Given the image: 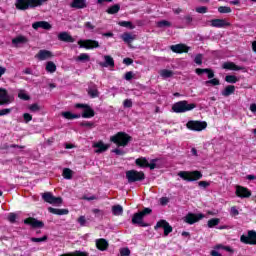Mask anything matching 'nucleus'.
<instances>
[{"instance_id":"2eb2a0df","label":"nucleus","mask_w":256,"mask_h":256,"mask_svg":"<svg viewBox=\"0 0 256 256\" xmlns=\"http://www.w3.org/2000/svg\"><path fill=\"white\" fill-rule=\"evenodd\" d=\"M13 102V98L7 90L4 88H0V105H9V103Z\"/></svg>"},{"instance_id":"e433bc0d","label":"nucleus","mask_w":256,"mask_h":256,"mask_svg":"<svg viewBox=\"0 0 256 256\" xmlns=\"http://www.w3.org/2000/svg\"><path fill=\"white\" fill-rule=\"evenodd\" d=\"M61 115H62V117H64V119H69V120H71V119H79V117H81V115L73 114V113H71L69 111L62 112Z\"/></svg>"},{"instance_id":"423d86ee","label":"nucleus","mask_w":256,"mask_h":256,"mask_svg":"<svg viewBox=\"0 0 256 256\" xmlns=\"http://www.w3.org/2000/svg\"><path fill=\"white\" fill-rule=\"evenodd\" d=\"M42 199L50 205H61V203H63V199L61 197H55L51 192L43 193Z\"/></svg>"},{"instance_id":"a211bd4d","label":"nucleus","mask_w":256,"mask_h":256,"mask_svg":"<svg viewBox=\"0 0 256 256\" xmlns=\"http://www.w3.org/2000/svg\"><path fill=\"white\" fill-rule=\"evenodd\" d=\"M52 25L47 21H37L32 24V29H44L45 31H50L52 29Z\"/></svg>"},{"instance_id":"412c9836","label":"nucleus","mask_w":256,"mask_h":256,"mask_svg":"<svg viewBox=\"0 0 256 256\" xmlns=\"http://www.w3.org/2000/svg\"><path fill=\"white\" fill-rule=\"evenodd\" d=\"M24 223L26 225H31V227H34L35 229H41L44 226L43 222H41L35 218L25 219Z\"/></svg>"},{"instance_id":"f704fd0d","label":"nucleus","mask_w":256,"mask_h":256,"mask_svg":"<svg viewBox=\"0 0 256 256\" xmlns=\"http://www.w3.org/2000/svg\"><path fill=\"white\" fill-rule=\"evenodd\" d=\"M135 163L138 167H142V168H145L149 165V161L145 157L136 159Z\"/></svg>"},{"instance_id":"052dcab7","label":"nucleus","mask_w":256,"mask_h":256,"mask_svg":"<svg viewBox=\"0 0 256 256\" xmlns=\"http://www.w3.org/2000/svg\"><path fill=\"white\" fill-rule=\"evenodd\" d=\"M16 219H17V215H16L15 213H10V214L8 215V221H9L10 223H15Z\"/></svg>"},{"instance_id":"de8ad7c7","label":"nucleus","mask_w":256,"mask_h":256,"mask_svg":"<svg viewBox=\"0 0 256 256\" xmlns=\"http://www.w3.org/2000/svg\"><path fill=\"white\" fill-rule=\"evenodd\" d=\"M205 85H207V86H209V85L217 86V85H220V82H219V79L214 78V79L206 81Z\"/></svg>"},{"instance_id":"6e6d98bb","label":"nucleus","mask_w":256,"mask_h":256,"mask_svg":"<svg viewBox=\"0 0 256 256\" xmlns=\"http://www.w3.org/2000/svg\"><path fill=\"white\" fill-rule=\"evenodd\" d=\"M46 240H47V236H43L41 238H31V241L33 243H43Z\"/></svg>"},{"instance_id":"603ef678","label":"nucleus","mask_w":256,"mask_h":256,"mask_svg":"<svg viewBox=\"0 0 256 256\" xmlns=\"http://www.w3.org/2000/svg\"><path fill=\"white\" fill-rule=\"evenodd\" d=\"M147 167L151 170L155 169L157 167V159H152L150 162H148Z\"/></svg>"},{"instance_id":"6ab92c4d","label":"nucleus","mask_w":256,"mask_h":256,"mask_svg":"<svg viewBox=\"0 0 256 256\" xmlns=\"http://www.w3.org/2000/svg\"><path fill=\"white\" fill-rule=\"evenodd\" d=\"M53 57V53L49 50H40L36 54V58L39 59V61H47V59H51Z\"/></svg>"},{"instance_id":"b1692460","label":"nucleus","mask_w":256,"mask_h":256,"mask_svg":"<svg viewBox=\"0 0 256 256\" xmlns=\"http://www.w3.org/2000/svg\"><path fill=\"white\" fill-rule=\"evenodd\" d=\"M59 41H64L65 43H75V39L72 35L67 32H61L58 34Z\"/></svg>"},{"instance_id":"680f3d73","label":"nucleus","mask_w":256,"mask_h":256,"mask_svg":"<svg viewBox=\"0 0 256 256\" xmlns=\"http://www.w3.org/2000/svg\"><path fill=\"white\" fill-rule=\"evenodd\" d=\"M196 13H207V7L206 6H200L196 8Z\"/></svg>"},{"instance_id":"473e14b6","label":"nucleus","mask_w":256,"mask_h":256,"mask_svg":"<svg viewBox=\"0 0 256 256\" xmlns=\"http://www.w3.org/2000/svg\"><path fill=\"white\" fill-rule=\"evenodd\" d=\"M120 10H121V5L114 4L106 10V13H108V15H115L119 13Z\"/></svg>"},{"instance_id":"f03ea898","label":"nucleus","mask_w":256,"mask_h":256,"mask_svg":"<svg viewBox=\"0 0 256 256\" xmlns=\"http://www.w3.org/2000/svg\"><path fill=\"white\" fill-rule=\"evenodd\" d=\"M110 141L118 145V147H127L129 141H131V136L124 132H118L114 136L110 137Z\"/></svg>"},{"instance_id":"2f4dec72","label":"nucleus","mask_w":256,"mask_h":256,"mask_svg":"<svg viewBox=\"0 0 256 256\" xmlns=\"http://www.w3.org/2000/svg\"><path fill=\"white\" fill-rule=\"evenodd\" d=\"M235 93V86L228 85L225 87V89L221 92L223 97H229L230 95H233Z\"/></svg>"},{"instance_id":"a878e982","label":"nucleus","mask_w":256,"mask_h":256,"mask_svg":"<svg viewBox=\"0 0 256 256\" xmlns=\"http://www.w3.org/2000/svg\"><path fill=\"white\" fill-rule=\"evenodd\" d=\"M104 61L105 62L99 63L100 67H115V60H113V57H111L109 55H105Z\"/></svg>"},{"instance_id":"dca6fc26","label":"nucleus","mask_w":256,"mask_h":256,"mask_svg":"<svg viewBox=\"0 0 256 256\" xmlns=\"http://www.w3.org/2000/svg\"><path fill=\"white\" fill-rule=\"evenodd\" d=\"M236 195L240 197V199H247L251 197V192L246 187L236 186Z\"/></svg>"},{"instance_id":"4be33fe9","label":"nucleus","mask_w":256,"mask_h":256,"mask_svg":"<svg viewBox=\"0 0 256 256\" xmlns=\"http://www.w3.org/2000/svg\"><path fill=\"white\" fill-rule=\"evenodd\" d=\"M29 39L23 35H18L14 39H12V45L14 47H19V45H25V43H28Z\"/></svg>"},{"instance_id":"f8f14e48","label":"nucleus","mask_w":256,"mask_h":256,"mask_svg":"<svg viewBox=\"0 0 256 256\" xmlns=\"http://www.w3.org/2000/svg\"><path fill=\"white\" fill-rule=\"evenodd\" d=\"M77 109H84L82 117L84 119H91V117H95V111L91 109V107L85 105V104H76Z\"/></svg>"},{"instance_id":"0e129e2a","label":"nucleus","mask_w":256,"mask_h":256,"mask_svg":"<svg viewBox=\"0 0 256 256\" xmlns=\"http://www.w3.org/2000/svg\"><path fill=\"white\" fill-rule=\"evenodd\" d=\"M124 107H126V108H130V107H133V101H131V99H126L125 101H124Z\"/></svg>"},{"instance_id":"c9c22d12","label":"nucleus","mask_w":256,"mask_h":256,"mask_svg":"<svg viewBox=\"0 0 256 256\" xmlns=\"http://www.w3.org/2000/svg\"><path fill=\"white\" fill-rule=\"evenodd\" d=\"M112 213L116 217H119V216L123 215V206H121V205L112 206Z\"/></svg>"},{"instance_id":"c756f323","label":"nucleus","mask_w":256,"mask_h":256,"mask_svg":"<svg viewBox=\"0 0 256 256\" xmlns=\"http://www.w3.org/2000/svg\"><path fill=\"white\" fill-rule=\"evenodd\" d=\"M88 95L95 99V97H99V90H97V86L95 84H90L88 87Z\"/></svg>"},{"instance_id":"a19ab883","label":"nucleus","mask_w":256,"mask_h":256,"mask_svg":"<svg viewBox=\"0 0 256 256\" xmlns=\"http://www.w3.org/2000/svg\"><path fill=\"white\" fill-rule=\"evenodd\" d=\"M221 223L219 218H212L208 221V227L211 229L213 227H217V225Z\"/></svg>"},{"instance_id":"e2e57ef3","label":"nucleus","mask_w":256,"mask_h":256,"mask_svg":"<svg viewBox=\"0 0 256 256\" xmlns=\"http://www.w3.org/2000/svg\"><path fill=\"white\" fill-rule=\"evenodd\" d=\"M11 113V108H5L0 110V117H3V115H9Z\"/></svg>"},{"instance_id":"4d7b16f0","label":"nucleus","mask_w":256,"mask_h":256,"mask_svg":"<svg viewBox=\"0 0 256 256\" xmlns=\"http://www.w3.org/2000/svg\"><path fill=\"white\" fill-rule=\"evenodd\" d=\"M194 62L196 63V65H201L203 63V55L201 54L196 55Z\"/></svg>"},{"instance_id":"c85d7f7f","label":"nucleus","mask_w":256,"mask_h":256,"mask_svg":"<svg viewBox=\"0 0 256 256\" xmlns=\"http://www.w3.org/2000/svg\"><path fill=\"white\" fill-rule=\"evenodd\" d=\"M49 213H52L53 215H69V210L67 209H59V208H48Z\"/></svg>"},{"instance_id":"bb28decb","label":"nucleus","mask_w":256,"mask_h":256,"mask_svg":"<svg viewBox=\"0 0 256 256\" xmlns=\"http://www.w3.org/2000/svg\"><path fill=\"white\" fill-rule=\"evenodd\" d=\"M71 7L74 9H85L87 7V0H72Z\"/></svg>"},{"instance_id":"7c9ffc66","label":"nucleus","mask_w":256,"mask_h":256,"mask_svg":"<svg viewBox=\"0 0 256 256\" xmlns=\"http://www.w3.org/2000/svg\"><path fill=\"white\" fill-rule=\"evenodd\" d=\"M196 73L197 75H203V73H207L208 79H213L215 77V73L213 72V70L207 69V68L206 69L197 68Z\"/></svg>"},{"instance_id":"09e8293b","label":"nucleus","mask_w":256,"mask_h":256,"mask_svg":"<svg viewBox=\"0 0 256 256\" xmlns=\"http://www.w3.org/2000/svg\"><path fill=\"white\" fill-rule=\"evenodd\" d=\"M218 11L220 12V13H231V7H227V6H220L219 8H218Z\"/></svg>"},{"instance_id":"f257e3e1","label":"nucleus","mask_w":256,"mask_h":256,"mask_svg":"<svg viewBox=\"0 0 256 256\" xmlns=\"http://www.w3.org/2000/svg\"><path fill=\"white\" fill-rule=\"evenodd\" d=\"M197 105L187 102L186 100H182L176 102L172 105V111L174 113H187V111H193Z\"/></svg>"},{"instance_id":"49530a36","label":"nucleus","mask_w":256,"mask_h":256,"mask_svg":"<svg viewBox=\"0 0 256 256\" xmlns=\"http://www.w3.org/2000/svg\"><path fill=\"white\" fill-rule=\"evenodd\" d=\"M18 97H19V99H23V101H29V95L23 90H21L18 93Z\"/></svg>"},{"instance_id":"ddd939ff","label":"nucleus","mask_w":256,"mask_h":256,"mask_svg":"<svg viewBox=\"0 0 256 256\" xmlns=\"http://www.w3.org/2000/svg\"><path fill=\"white\" fill-rule=\"evenodd\" d=\"M211 27H216L217 29H225V27H231V23L227 19H212L210 21Z\"/></svg>"},{"instance_id":"7ed1b4c3","label":"nucleus","mask_w":256,"mask_h":256,"mask_svg":"<svg viewBox=\"0 0 256 256\" xmlns=\"http://www.w3.org/2000/svg\"><path fill=\"white\" fill-rule=\"evenodd\" d=\"M181 179L188 182L199 181L203 177L200 171H180L178 173Z\"/></svg>"},{"instance_id":"72a5a7b5","label":"nucleus","mask_w":256,"mask_h":256,"mask_svg":"<svg viewBox=\"0 0 256 256\" xmlns=\"http://www.w3.org/2000/svg\"><path fill=\"white\" fill-rule=\"evenodd\" d=\"M159 75L162 79H169L170 77H173L175 73H173L172 70L162 69L159 71Z\"/></svg>"},{"instance_id":"37998d69","label":"nucleus","mask_w":256,"mask_h":256,"mask_svg":"<svg viewBox=\"0 0 256 256\" xmlns=\"http://www.w3.org/2000/svg\"><path fill=\"white\" fill-rule=\"evenodd\" d=\"M219 249H224V251H228V253L233 252V249H231V247H229V246H223L221 244L214 246V250L219 251Z\"/></svg>"},{"instance_id":"69168bd1","label":"nucleus","mask_w":256,"mask_h":256,"mask_svg":"<svg viewBox=\"0 0 256 256\" xmlns=\"http://www.w3.org/2000/svg\"><path fill=\"white\" fill-rule=\"evenodd\" d=\"M199 187H203L204 189H206V187H209V185H211V183L207 182V181H200L198 183Z\"/></svg>"},{"instance_id":"774afa93","label":"nucleus","mask_w":256,"mask_h":256,"mask_svg":"<svg viewBox=\"0 0 256 256\" xmlns=\"http://www.w3.org/2000/svg\"><path fill=\"white\" fill-rule=\"evenodd\" d=\"M167 203H169V198L167 197L160 198V205H167Z\"/></svg>"},{"instance_id":"bf43d9fd","label":"nucleus","mask_w":256,"mask_h":256,"mask_svg":"<svg viewBox=\"0 0 256 256\" xmlns=\"http://www.w3.org/2000/svg\"><path fill=\"white\" fill-rule=\"evenodd\" d=\"M77 222L79 223V225L81 227H85V223H87V220L85 219V216H80L78 218Z\"/></svg>"},{"instance_id":"c03bdc74","label":"nucleus","mask_w":256,"mask_h":256,"mask_svg":"<svg viewBox=\"0 0 256 256\" xmlns=\"http://www.w3.org/2000/svg\"><path fill=\"white\" fill-rule=\"evenodd\" d=\"M225 81H226V83H237V81H239V79L236 78L235 75H227L225 77Z\"/></svg>"},{"instance_id":"4c0bfd02","label":"nucleus","mask_w":256,"mask_h":256,"mask_svg":"<svg viewBox=\"0 0 256 256\" xmlns=\"http://www.w3.org/2000/svg\"><path fill=\"white\" fill-rule=\"evenodd\" d=\"M46 71L48 73H55V71H57V66L55 65L54 62L49 61L46 64Z\"/></svg>"},{"instance_id":"393cba45","label":"nucleus","mask_w":256,"mask_h":256,"mask_svg":"<svg viewBox=\"0 0 256 256\" xmlns=\"http://www.w3.org/2000/svg\"><path fill=\"white\" fill-rule=\"evenodd\" d=\"M121 39L122 41H124V43H128V44L133 43L135 39H137V35L133 33L125 32L121 35Z\"/></svg>"},{"instance_id":"4468645a","label":"nucleus","mask_w":256,"mask_h":256,"mask_svg":"<svg viewBox=\"0 0 256 256\" xmlns=\"http://www.w3.org/2000/svg\"><path fill=\"white\" fill-rule=\"evenodd\" d=\"M16 9L20 11H27V9L33 8V0H16Z\"/></svg>"},{"instance_id":"a18cd8bd","label":"nucleus","mask_w":256,"mask_h":256,"mask_svg":"<svg viewBox=\"0 0 256 256\" xmlns=\"http://www.w3.org/2000/svg\"><path fill=\"white\" fill-rule=\"evenodd\" d=\"M157 27L163 28V27H171V22L167 20H161L157 23Z\"/></svg>"},{"instance_id":"ea45409f","label":"nucleus","mask_w":256,"mask_h":256,"mask_svg":"<svg viewBox=\"0 0 256 256\" xmlns=\"http://www.w3.org/2000/svg\"><path fill=\"white\" fill-rule=\"evenodd\" d=\"M76 61L85 62V61H91V56L87 53H81L77 58Z\"/></svg>"},{"instance_id":"6e6552de","label":"nucleus","mask_w":256,"mask_h":256,"mask_svg":"<svg viewBox=\"0 0 256 256\" xmlns=\"http://www.w3.org/2000/svg\"><path fill=\"white\" fill-rule=\"evenodd\" d=\"M186 127L191 131H203V129H207V122L190 120L187 122Z\"/></svg>"},{"instance_id":"9b49d317","label":"nucleus","mask_w":256,"mask_h":256,"mask_svg":"<svg viewBox=\"0 0 256 256\" xmlns=\"http://www.w3.org/2000/svg\"><path fill=\"white\" fill-rule=\"evenodd\" d=\"M154 229H164L165 237H167V235H169V233L173 232V227H171V225H169V222H167L166 220L158 221L156 226L154 227Z\"/></svg>"},{"instance_id":"79ce46f5","label":"nucleus","mask_w":256,"mask_h":256,"mask_svg":"<svg viewBox=\"0 0 256 256\" xmlns=\"http://www.w3.org/2000/svg\"><path fill=\"white\" fill-rule=\"evenodd\" d=\"M118 25H120V27H126L127 29L135 28V25H133V23H131L129 21H120V22H118Z\"/></svg>"},{"instance_id":"f3484780","label":"nucleus","mask_w":256,"mask_h":256,"mask_svg":"<svg viewBox=\"0 0 256 256\" xmlns=\"http://www.w3.org/2000/svg\"><path fill=\"white\" fill-rule=\"evenodd\" d=\"M95 153H105L109 149V144H104L103 141L94 142L92 145Z\"/></svg>"},{"instance_id":"9d476101","label":"nucleus","mask_w":256,"mask_h":256,"mask_svg":"<svg viewBox=\"0 0 256 256\" xmlns=\"http://www.w3.org/2000/svg\"><path fill=\"white\" fill-rule=\"evenodd\" d=\"M78 45L80 49H97L99 42L95 40H79Z\"/></svg>"},{"instance_id":"cd10ccee","label":"nucleus","mask_w":256,"mask_h":256,"mask_svg":"<svg viewBox=\"0 0 256 256\" xmlns=\"http://www.w3.org/2000/svg\"><path fill=\"white\" fill-rule=\"evenodd\" d=\"M96 247L100 251H105L107 249V247H109V242H107V240H105L103 238L97 239L96 240Z\"/></svg>"},{"instance_id":"0eeeda50","label":"nucleus","mask_w":256,"mask_h":256,"mask_svg":"<svg viewBox=\"0 0 256 256\" xmlns=\"http://www.w3.org/2000/svg\"><path fill=\"white\" fill-rule=\"evenodd\" d=\"M201 219H205V215L199 213H188L184 218V223H187L188 225H195V223H198V221H201Z\"/></svg>"},{"instance_id":"39448f33","label":"nucleus","mask_w":256,"mask_h":256,"mask_svg":"<svg viewBox=\"0 0 256 256\" xmlns=\"http://www.w3.org/2000/svg\"><path fill=\"white\" fill-rule=\"evenodd\" d=\"M126 179L128 183H136V181H143L145 179V173L137 170H128L126 172Z\"/></svg>"},{"instance_id":"8fccbe9b","label":"nucleus","mask_w":256,"mask_h":256,"mask_svg":"<svg viewBox=\"0 0 256 256\" xmlns=\"http://www.w3.org/2000/svg\"><path fill=\"white\" fill-rule=\"evenodd\" d=\"M230 215L232 217H237V215H239V210L237 209V206H232L230 208Z\"/></svg>"},{"instance_id":"5fc2aeb1","label":"nucleus","mask_w":256,"mask_h":256,"mask_svg":"<svg viewBox=\"0 0 256 256\" xmlns=\"http://www.w3.org/2000/svg\"><path fill=\"white\" fill-rule=\"evenodd\" d=\"M47 0H32V6L34 7H41L43 3H46Z\"/></svg>"},{"instance_id":"5701e85b","label":"nucleus","mask_w":256,"mask_h":256,"mask_svg":"<svg viewBox=\"0 0 256 256\" xmlns=\"http://www.w3.org/2000/svg\"><path fill=\"white\" fill-rule=\"evenodd\" d=\"M222 69H227L228 71H243V67L236 65L233 62H225L222 65Z\"/></svg>"},{"instance_id":"1a4fd4ad","label":"nucleus","mask_w":256,"mask_h":256,"mask_svg":"<svg viewBox=\"0 0 256 256\" xmlns=\"http://www.w3.org/2000/svg\"><path fill=\"white\" fill-rule=\"evenodd\" d=\"M240 241L246 245H256V232L254 230L248 231V235H242Z\"/></svg>"},{"instance_id":"338daca9","label":"nucleus","mask_w":256,"mask_h":256,"mask_svg":"<svg viewBox=\"0 0 256 256\" xmlns=\"http://www.w3.org/2000/svg\"><path fill=\"white\" fill-rule=\"evenodd\" d=\"M84 27H86V29H89L90 31H93V29H95V25H92L91 22H86L84 24Z\"/></svg>"},{"instance_id":"13d9d810","label":"nucleus","mask_w":256,"mask_h":256,"mask_svg":"<svg viewBox=\"0 0 256 256\" xmlns=\"http://www.w3.org/2000/svg\"><path fill=\"white\" fill-rule=\"evenodd\" d=\"M23 119H24L25 123H29V121L33 120V116H31V114H29V113H24Z\"/></svg>"},{"instance_id":"aec40b11","label":"nucleus","mask_w":256,"mask_h":256,"mask_svg":"<svg viewBox=\"0 0 256 256\" xmlns=\"http://www.w3.org/2000/svg\"><path fill=\"white\" fill-rule=\"evenodd\" d=\"M171 51H173V53H188L189 52V47H187V45L185 44H176V45H172L170 46Z\"/></svg>"},{"instance_id":"3c124183","label":"nucleus","mask_w":256,"mask_h":256,"mask_svg":"<svg viewBox=\"0 0 256 256\" xmlns=\"http://www.w3.org/2000/svg\"><path fill=\"white\" fill-rule=\"evenodd\" d=\"M129 255H131V250H129V248L120 249V256H129Z\"/></svg>"},{"instance_id":"58836bf2","label":"nucleus","mask_w":256,"mask_h":256,"mask_svg":"<svg viewBox=\"0 0 256 256\" xmlns=\"http://www.w3.org/2000/svg\"><path fill=\"white\" fill-rule=\"evenodd\" d=\"M62 176L64 177V179H73V170L69 168H64Z\"/></svg>"},{"instance_id":"20e7f679","label":"nucleus","mask_w":256,"mask_h":256,"mask_svg":"<svg viewBox=\"0 0 256 256\" xmlns=\"http://www.w3.org/2000/svg\"><path fill=\"white\" fill-rule=\"evenodd\" d=\"M150 208H145L143 211L137 212L132 217V224L133 225H140V227H147V223L143 222V218L145 215L151 214Z\"/></svg>"},{"instance_id":"864d4df0","label":"nucleus","mask_w":256,"mask_h":256,"mask_svg":"<svg viewBox=\"0 0 256 256\" xmlns=\"http://www.w3.org/2000/svg\"><path fill=\"white\" fill-rule=\"evenodd\" d=\"M41 108L39 107V104H32L29 106V110L32 113H37V111H39Z\"/></svg>"}]
</instances>
